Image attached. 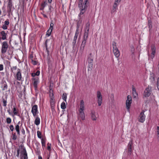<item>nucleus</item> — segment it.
Segmentation results:
<instances>
[{"label":"nucleus","instance_id":"nucleus-1","mask_svg":"<svg viewBox=\"0 0 159 159\" xmlns=\"http://www.w3.org/2000/svg\"><path fill=\"white\" fill-rule=\"evenodd\" d=\"M83 0H79L78 4V7L80 10V13L79 15L80 19L81 17V15L86 11L89 3V0H84V3H83Z\"/></svg>","mask_w":159,"mask_h":159},{"label":"nucleus","instance_id":"nucleus-2","mask_svg":"<svg viewBox=\"0 0 159 159\" xmlns=\"http://www.w3.org/2000/svg\"><path fill=\"white\" fill-rule=\"evenodd\" d=\"M84 101L83 100H81L80 104V108L79 110V117H80L82 120H84L85 119V115L84 112Z\"/></svg>","mask_w":159,"mask_h":159},{"label":"nucleus","instance_id":"nucleus-3","mask_svg":"<svg viewBox=\"0 0 159 159\" xmlns=\"http://www.w3.org/2000/svg\"><path fill=\"white\" fill-rule=\"evenodd\" d=\"M112 45L113 52L116 57L118 58L120 56V52L117 47L116 43L113 41L112 43Z\"/></svg>","mask_w":159,"mask_h":159},{"label":"nucleus","instance_id":"nucleus-4","mask_svg":"<svg viewBox=\"0 0 159 159\" xmlns=\"http://www.w3.org/2000/svg\"><path fill=\"white\" fill-rule=\"evenodd\" d=\"M132 140H131L127 146V154L128 156L129 157L132 153V149L133 148Z\"/></svg>","mask_w":159,"mask_h":159},{"label":"nucleus","instance_id":"nucleus-5","mask_svg":"<svg viewBox=\"0 0 159 159\" xmlns=\"http://www.w3.org/2000/svg\"><path fill=\"white\" fill-rule=\"evenodd\" d=\"M8 48V44L7 42L5 41L2 43V47L1 49V53L2 54L5 53L7 49Z\"/></svg>","mask_w":159,"mask_h":159},{"label":"nucleus","instance_id":"nucleus-6","mask_svg":"<svg viewBox=\"0 0 159 159\" xmlns=\"http://www.w3.org/2000/svg\"><path fill=\"white\" fill-rule=\"evenodd\" d=\"M151 87L148 86L145 89L143 93V96L145 97H149L151 94Z\"/></svg>","mask_w":159,"mask_h":159},{"label":"nucleus","instance_id":"nucleus-7","mask_svg":"<svg viewBox=\"0 0 159 159\" xmlns=\"http://www.w3.org/2000/svg\"><path fill=\"white\" fill-rule=\"evenodd\" d=\"M97 97L98 105V106H100L102 102V97L100 91H98L97 92Z\"/></svg>","mask_w":159,"mask_h":159},{"label":"nucleus","instance_id":"nucleus-8","mask_svg":"<svg viewBox=\"0 0 159 159\" xmlns=\"http://www.w3.org/2000/svg\"><path fill=\"white\" fill-rule=\"evenodd\" d=\"M132 99L130 96L129 95L127 97V100L126 102L127 109L129 110L131 103Z\"/></svg>","mask_w":159,"mask_h":159},{"label":"nucleus","instance_id":"nucleus-9","mask_svg":"<svg viewBox=\"0 0 159 159\" xmlns=\"http://www.w3.org/2000/svg\"><path fill=\"white\" fill-rule=\"evenodd\" d=\"M144 111L143 110L139 116V121L141 123L143 122L145 120V116L144 114Z\"/></svg>","mask_w":159,"mask_h":159},{"label":"nucleus","instance_id":"nucleus-10","mask_svg":"<svg viewBox=\"0 0 159 159\" xmlns=\"http://www.w3.org/2000/svg\"><path fill=\"white\" fill-rule=\"evenodd\" d=\"M12 8V4L11 0H9L7 6V13L10 15L12 13L11 9Z\"/></svg>","mask_w":159,"mask_h":159},{"label":"nucleus","instance_id":"nucleus-11","mask_svg":"<svg viewBox=\"0 0 159 159\" xmlns=\"http://www.w3.org/2000/svg\"><path fill=\"white\" fill-rule=\"evenodd\" d=\"M31 112L34 116H35L38 113V106L37 105H34L32 107Z\"/></svg>","mask_w":159,"mask_h":159},{"label":"nucleus","instance_id":"nucleus-12","mask_svg":"<svg viewBox=\"0 0 159 159\" xmlns=\"http://www.w3.org/2000/svg\"><path fill=\"white\" fill-rule=\"evenodd\" d=\"M17 71L16 74V79L17 80L20 81L22 77L20 70L19 69H18Z\"/></svg>","mask_w":159,"mask_h":159},{"label":"nucleus","instance_id":"nucleus-13","mask_svg":"<svg viewBox=\"0 0 159 159\" xmlns=\"http://www.w3.org/2000/svg\"><path fill=\"white\" fill-rule=\"evenodd\" d=\"M79 34V32H78L77 30L76 31L75 35L74 37V39L72 42L73 46H74L75 45V43H76V40Z\"/></svg>","mask_w":159,"mask_h":159},{"label":"nucleus","instance_id":"nucleus-14","mask_svg":"<svg viewBox=\"0 0 159 159\" xmlns=\"http://www.w3.org/2000/svg\"><path fill=\"white\" fill-rule=\"evenodd\" d=\"M21 154L23 155L24 159H28L27 154L25 148H23V151L21 152Z\"/></svg>","mask_w":159,"mask_h":159},{"label":"nucleus","instance_id":"nucleus-15","mask_svg":"<svg viewBox=\"0 0 159 159\" xmlns=\"http://www.w3.org/2000/svg\"><path fill=\"white\" fill-rule=\"evenodd\" d=\"M151 50L152 51L151 57L153 58L156 52V48L154 45H152L151 46Z\"/></svg>","mask_w":159,"mask_h":159},{"label":"nucleus","instance_id":"nucleus-16","mask_svg":"<svg viewBox=\"0 0 159 159\" xmlns=\"http://www.w3.org/2000/svg\"><path fill=\"white\" fill-rule=\"evenodd\" d=\"M0 34L2 36L1 38L2 40H5L7 39V34L4 31H2L0 32Z\"/></svg>","mask_w":159,"mask_h":159},{"label":"nucleus","instance_id":"nucleus-17","mask_svg":"<svg viewBox=\"0 0 159 159\" xmlns=\"http://www.w3.org/2000/svg\"><path fill=\"white\" fill-rule=\"evenodd\" d=\"M132 93L134 98H136L138 97V94L136 92L135 89L133 87L132 88Z\"/></svg>","mask_w":159,"mask_h":159},{"label":"nucleus","instance_id":"nucleus-18","mask_svg":"<svg viewBox=\"0 0 159 159\" xmlns=\"http://www.w3.org/2000/svg\"><path fill=\"white\" fill-rule=\"evenodd\" d=\"M33 79L34 80L33 86L35 89H36L37 88V85L38 83V78L37 77L36 78H33Z\"/></svg>","mask_w":159,"mask_h":159},{"label":"nucleus","instance_id":"nucleus-19","mask_svg":"<svg viewBox=\"0 0 159 159\" xmlns=\"http://www.w3.org/2000/svg\"><path fill=\"white\" fill-rule=\"evenodd\" d=\"M93 56L91 53L89 54V56L88 58V61L89 63L91 64L93 61Z\"/></svg>","mask_w":159,"mask_h":159},{"label":"nucleus","instance_id":"nucleus-20","mask_svg":"<svg viewBox=\"0 0 159 159\" xmlns=\"http://www.w3.org/2000/svg\"><path fill=\"white\" fill-rule=\"evenodd\" d=\"M91 118L93 120H96L97 117L95 116V112L94 111H92L91 112Z\"/></svg>","mask_w":159,"mask_h":159},{"label":"nucleus","instance_id":"nucleus-21","mask_svg":"<svg viewBox=\"0 0 159 159\" xmlns=\"http://www.w3.org/2000/svg\"><path fill=\"white\" fill-rule=\"evenodd\" d=\"M86 42V40H83V41L80 46V49L83 51L84 49L85 45Z\"/></svg>","mask_w":159,"mask_h":159},{"label":"nucleus","instance_id":"nucleus-22","mask_svg":"<svg viewBox=\"0 0 159 159\" xmlns=\"http://www.w3.org/2000/svg\"><path fill=\"white\" fill-rule=\"evenodd\" d=\"M89 31L85 30L84 36V40H87L88 36Z\"/></svg>","mask_w":159,"mask_h":159},{"label":"nucleus","instance_id":"nucleus-23","mask_svg":"<svg viewBox=\"0 0 159 159\" xmlns=\"http://www.w3.org/2000/svg\"><path fill=\"white\" fill-rule=\"evenodd\" d=\"M40 122V119L39 117H37L35 120L34 123L36 125H38Z\"/></svg>","mask_w":159,"mask_h":159},{"label":"nucleus","instance_id":"nucleus-24","mask_svg":"<svg viewBox=\"0 0 159 159\" xmlns=\"http://www.w3.org/2000/svg\"><path fill=\"white\" fill-rule=\"evenodd\" d=\"M49 93L50 97L51 99L52 100L53 98V90H52L51 89H50Z\"/></svg>","mask_w":159,"mask_h":159},{"label":"nucleus","instance_id":"nucleus-25","mask_svg":"<svg viewBox=\"0 0 159 159\" xmlns=\"http://www.w3.org/2000/svg\"><path fill=\"white\" fill-rule=\"evenodd\" d=\"M15 129L16 130V132L17 133V134L19 135L20 134V127L19 125H16L15 126Z\"/></svg>","mask_w":159,"mask_h":159},{"label":"nucleus","instance_id":"nucleus-26","mask_svg":"<svg viewBox=\"0 0 159 159\" xmlns=\"http://www.w3.org/2000/svg\"><path fill=\"white\" fill-rule=\"evenodd\" d=\"M90 25V23L89 21L86 24L85 30L88 31H89Z\"/></svg>","mask_w":159,"mask_h":159},{"label":"nucleus","instance_id":"nucleus-27","mask_svg":"<svg viewBox=\"0 0 159 159\" xmlns=\"http://www.w3.org/2000/svg\"><path fill=\"white\" fill-rule=\"evenodd\" d=\"M62 99L66 102V99L67 98V94L66 93H64L62 96Z\"/></svg>","mask_w":159,"mask_h":159},{"label":"nucleus","instance_id":"nucleus-28","mask_svg":"<svg viewBox=\"0 0 159 159\" xmlns=\"http://www.w3.org/2000/svg\"><path fill=\"white\" fill-rule=\"evenodd\" d=\"M61 108L62 109H64L66 108V105L65 102H62L61 103Z\"/></svg>","mask_w":159,"mask_h":159},{"label":"nucleus","instance_id":"nucleus-29","mask_svg":"<svg viewBox=\"0 0 159 159\" xmlns=\"http://www.w3.org/2000/svg\"><path fill=\"white\" fill-rule=\"evenodd\" d=\"M2 86H3L2 90H4L7 89V86L6 83H3Z\"/></svg>","mask_w":159,"mask_h":159},{"label":"nucleus","instance_id":"nucleus-30","mask_svg":"<svg viewBox=\"0 0 159 159\" xmlns=\"http://www.w3.org/2000/svg\"><path fill=\"white\" fill-rule=\"evenodd\" d=\"M2 102L3 103V106L4 107H6L7 103V100L5 99L4 98H2Z\"/></svg>","mask_w":159,"mask_h":159},{"label":"nucleus","instance_id":"nucleus-31","mask_svg":"<svg viewBox=\"0 0 159 159\" xmlns=\"http://www.w3.org/2000/svg\"><path fill=\"white\" fill-rule=\"evenodd\" d=\"M12 139H13L14 140H16V139H17V137H16V133H12Z\"/></svg>","mask_w":159,"mask_h":159},{"label":"nucleus","instance_id":"nucleus-32","mask_svg":"<svg viewBox=\"0 0 159 159\" xmlns=\"http://www.w3.org/2000/svg\"><path fill=\"white\" fill-rule=\"evenodd\" d=\"M51 32L52 31H51V30L49 29L47 31L46 35L47 36H49L51 34Z\"/></svg>","mask_w":159,"mask_h":159},{"label":"nucleus","instance_id":"nucleus-33","mask_svg":"<svg viewBox=\"0 0 159 159\" xmlns=\"http://www.w3.org/2000/svg\"><path fill=\"white\" fill-rule=\"evenodd\" d=\"M13 114L15 115H17V114L18 112L16 111V109L15 107H14L13 108Z\"/></svg>","mask_w":159,"mask_h":159},{"label":"nucleus","instance_id":"nucleus-34","mask_svg":"<svg viewBox=\"0 0 159 159\" xmlns=\"http://www.w3.org/2000/svg\"><path fill=\"white\" fill-rule=\"evenodd\" d=\"M11 119L9 117L7 118L6 119V121L7 124H9L11 123Z\"/></svg>","mask_w":159,"mask_h":159},{"label":"nucleus","instance_id":"nucleus-35","mask_svg":"<svg viewBox=\"0 0 159 159\" xmlns=\"http://www.w3.org/2000/svg\"><path fill=\"white\" fill-rule=\"evenodd\" d=\"M16 69H17V66H13L11 68V71L13 73H14V71L15 70H16Z\"/></svg>","mask_w":159,"mask_h":159},{"label":"nucleus","instance_id":"nucleus-36","mask_svg":"<svg viewBox=\"0 0 159 159\" xmlns=\"http://www.w3.org/2000/svg\"><path fill=\"white\" fill-rule=\"evenodd\" d=\"M37 136L39 138L41 139V133L39 131H37Z\"/></svg>","mask_w":159,"mask_h":159},{"label":"nucleus","instance_id":"nucleus-37","mask_svg":"<svg viewBox=\"0 0 159 159\" xmlns=\"http://www.w3.org/2000/svg\"><path fill=\"white\" fill-rule=\"evenodd\" d=\"M41 143L43 146H45V141L43 139H41Z\"/></svg>","mask_w":159,"mask_h":159},{"label":"nucleus","instance_id":"nucleus-38","mask_svg":"<svg viewBox=\"0 0 159 159\" xmlns=\"http://www.w3.org/2000/svg\"><path fill=\"white\" fill-rule=\"evenodd\" d=\"M54 25V24L52 22H51L50 25V27L49 29L51 30V31H52L53 29V27Z\"/></svg>","mask_w":159,"mask_h":159},{"label":"nucleus","instance_id":"nucleus-39","mask_svg":"<svg viewBox=\"0 0 159 159\" xmlns=\"http://www.w3.org/2000/svg\"><path fill=\"white\" fill-rule=\"evenodd\" d=\"M148 25L149 28H152L151 21L149 20L148 21Z\"/></svg>","mask_w":159,"mask_h":159},{"label":"nucleus","instance_id":"nucleus-40","mask_svg":"<svg viewBox=\"0 0 159 159\" xmlns=\"http://www.w3.org/2000/svg\"><path fill=\"white\" fill-rule=\"evenodd\" d=\"M47 40H46V42H45V47H46V51H47V53H48V55H49V51H48V48H47Z\"/></svg>","mask_w":159,"mask_h":159},{"label":"nucleus","instance_id":"nucleus-41","mask_svg":"<svg viewBox=\"0 0 159 159\" xmlns=\"http://www.w3.org/2000/svg\"><path fill=\"white\" fill-rule=\"evenodd\" d=\"M131 53H134V50L135 49L134 48L133 46H131Z\"/></svg>","mask_w":159,"mask_h":159},{"label":"nucleus","instance_id":"nucleus-42","mask_svg":"<svg viewBox=\"0 0 159 159\" xmlns=\"http://www.w3.org/2000/svg\"><path fill=\"white\" fill-rule=\"evenodd\" d=\"M31 61L32 64L34 65H36L37 64V62L36 61H34L32 59H31Z\"/></svg>","mask_w":159,"mask_h":159},{"label":"nucleus","instance_id":"nucleus-43","mask_svg":"<svg viewBox=\"0 0 159 159\" xmlns=\"http://www.w3.org/2000/svg\"><path fill=\"white\" fill-rule=\"evenodd\" d=\"M9 20H6L5 22H4V25H8L9 24Z\"/></svg>","mask_w":159,"mask_h":159},{"label":"nucleus","instance_id":"nucleus-44","mask_svg":"<svg viewBox=\"0 0 159 159\" xmlns=\"http://www.w3.org/2000/svg\"><path fill=\"white\" fill-rule=\"evenodd\" d=\"M9 128H10V130L11 131H13L14 128L13 126V125H10L9 126Z\"/></svg>","mask_w":159,"mask_h":159},{"label":"nucleus","instance_id":"nucleus-45","mask_svg":"<svg viewBox=\"0 0 159 159\" xmlns=\"http://www.w3.org/2000/svg\"><path fill=\"white\" fill-rule=\"evenodd\" d=\"M117 5H118V4H117V3L116 2H115L114 3V5L113 6V8L117 9Z\"/></svg>","mask_w":159,"mask_h":159},{"label":"nucleus","instance_id":"nucleus-46","mask_svg":"<svg viewBox=\"0 0 159 159\" xmlns=\"http://www.w3.org/2000/svg\"><path fill=\"white\" fill-rule=\"evenodd\" d=\"M157 88L159 90V78H158L157 82Z\"/></svg>","mask_w":159,"mask_h":159},{"label":"nucleus","instance_id":"nucleus-47","mask_svg":"<svg viewBox=\"0 0 159 159\" xmlns=\"http://www.w3.org/2000/svg\"><path fill=\"white\" fill-rule=\"evenodd\" d=\"M2 28L4 30H6L7 29V27L6 25L4 24L3 25H2Z\"/></svg>","mask_w":159,"mask_h":159},{"label":"nucleus","instance_id":"nucleus-48","mask_svg":"<svg viewBox=\"0 0 159 159\" xmlns=\"http://www.w3.org/2000/svg\"><path fill=\"white\" fill-rule=\"evenodd\" d=\"M3 65L2 64H0V71L3 70Z\"/></svg>","mask_w":159,"mask_h":159},{"label":"nucleus","instance_id":"nucleus-49","mask_svg":"<svg viewBox=\"0 0 159 159\" xmlns=\"http://www.w3.org/2000/svg\"><path fill=\"white\" fill-rule=\"evenodd\" d=\"M19 149H18L17 150V154L16 155V156L17 157H19Z\"/></svg>","mask_w":159,"mask_h":159},{"label":"nucleus","instance_id":"nucleus-50","mask_svg":"<svg viewBox=\"0 0 159 159\" xmlns=\"http://www.w3.org/2000/svg\"><path fill=\"white\" fill-rule=\"evenodd\" d=\"M35 73L36 74V75L38 76L39 75L40 71L39 70H38Z\"/></svg>","mask_w":159,"mask_h":159},{"label":"nucleus","instance_id":"nucleus-51","mask_svg":"<svg viewBox=\"0 0 159 159\" xmlns=\"http://www.w3.org/2000/svg\"><path fill=\"white\" fill-rule=\"evenodd\" d=\"M116 9L117 8H113L112 10L111 11L113 13L115 12L116 11Z\"/></svg>","mask_w":159,"mask_h":159},{"label":"nucleus","instance_id":"nucleus-52","mask_svg":"<svg viewBox=\"0 0 159 159\" xmlns=\"http://www.w3.org/2000/svg\"><path fill=\"white\" fill-rule=\"evenodd\" d=\"M79 25L78 24L77 25V29H76V31H77V30L78 31V32H79Z\"/></svg>","mask_w":159,"mask_h":159},{"label":"nucleus","instance_id":"nucleus-53","mask_svg":"<svg viewBox=\"0 0 159 159\" xmlns=\"http://www.w3.org/2000/svg\"><path fill=\"white\" fill-rule=\"evenodd\" d=\"M48 146L47 147V149L48 150H50L51 149V147H50V145H49L48 144Z\"/></svg>","mask_w":159,"mask_h":159},{"label":"nucleus","instance_id":"nucleus-54","mask_svg":"<svg viewBox=\"0 0 159 159\" xmlns=\"http://www.w3.org/2000/svg\"><path fill=\"white\" fill-rule=\"evenodd\" d=\"M131 56L132 58H134V57H135V55L134 54V52L133 53H132Z\"/></svg>","mask_w":159,"mask_h":159},{"label":"nucleus","instance_id":"nucleus-55","mask_svg":"<svg viewBox=\"0 0 159 159\" xmlns=\"http://www.w3.org/2000/svg\"><path fill=\"white\" fill-rule=\"evenodd\" d=\"M31 75L33 77H34L35 75H36L35 73H32L31 74Z\"/></svg>","mask_w":159,"mask_h":159},{"label":"nucleus","instance_id":"nucleus-56","mask_svg":"<svg viewBox=\"0 0 159 159\" xmlns=\"http://www.w3.org/2000/svg\"><path fill=\"white\" fill-rule=\"evenodd\" d=\"M22 133L23 134H25V131L24 129H23V130L22 131Z\"/></svg>","mask_w":159,"mask_h":159},{"label":"nucleus","instance_id":"nucleus-57","mask_svg":"<svg viewBox=\"0 0 159 159\" xmlns=\"http://www.w3.org/2000/svg\"><path fill=\"white\" fill-rule=\"evenodd\" d=\"M7 111L8 112L9 114L10 115L11 114V113L10 112V110H7Z\"/></svg>","mask_w":159,"mask_h":159},{"label":"nucleus","instance_id":"nucleus-58","mask_svg":"<svg viewBox=\"0 0 159 159\" xmlns=\"http://www.w3.org/2000/svg\"><path fill=\"white\" fill-rule=\"evenodd\" d=\"M119 2V0H116L115 1V2H116L117 3V2Z\"/></svg>","mask_w":159,"mask_h":159},{"label":"nucleus","instance_id":"nucleus-59","mask_svg":"<svg viewBox=\"0 0 159 159\" xmlns=\"http://www.w3.org/2000/svg\"><path fill=\"white\" fill-rule=\"evenodd\" d=\"M39 159H43L42 157L41 156H39Z\"/></svg>","mask_w":159,"mask_h":159},{"label":"nucleus","instance_id":"nucleus-60","mask_svg":"<svg viewBox=\"0 0 159 159\" xmlns=\"http://www.w3.org/2000/svg\"><path fill=\"white\" fill-rule=\"evenodd\" d=\"M42 6H43V8H41V10H43V8L44 7V5L43 4H42Z\"/></svg>","mask_w":159,"mask_h":159},{"label":"nucleus","instance_id":"nucleus-61","mask_svg":"<svg viewBox=\"0 0 159 159\" xmlns=\"http://www.w3.org/2000/svg\"><path fill=\"white\" fill-rule=\"evenodd\" d=\"M52 1V0H48V2L49 3H51Z\"/></svg>","mask_w":159,"mask_h":159},{"label":"nucleus","instance_id":"nucleus-62","mask_svg":"<svg viewBox=\"0 0 159 159\" xmlns=\"http://www.w3.org/2000/svg\"><path fill=\"white\" fill-rule=\"evenodd\" d=\"M157 134L159 135V129L157 130Z\"/></svg>","mask_w":159,"mask_h":159},{"label":"nucleus","instance_id":"nucleus-63","mask_svg":"<svg viewBox=\"0 0 159 159\" xmlns=\"http://www.w3.org/2000/svg\"><path fill=\"white\" fill-rule=\"evenodd\" d=\"M8 54H11L12 53V52H11H11H9V51L8 52Z\"/></svg>","mask_w":159,"mask_h":159},{"label":"nucleus","instance_id":"nucleus-64","mask_svg":"<svg viewBox=\"0 0 159 159\" xmlns=\"http://www.w3.org/2000/svg\"><path fill=\"white\" fill-rule=\"evenodd\" d=\"M20 121H19L18 123V125L20 124Z\"/></svg>","mask_w":159,"mask_h":159}]
</instances>
